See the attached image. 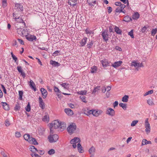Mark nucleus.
Instances as JSON below:
<instances>
[{
    "label": "nucleus",
    "instance_id": "f257e3e1",
    "mask_svg": "<svg viewBox=\"0 0 157 157\" xmlns=\"http://www.w3.org/2000/svg\"><path fill=\"white\" fill-rule=\"evenodd\" d=\"M24 139L28 141L29 143L35 145L38 144V143L36 140L34 138L30 137L29 134H25L24 135Z\"/></svg>",
    "mask_w": 157,
    "mask_h": 157
},
{
    "label": "nucleus",
    "instance_id": "f03ea898",
    "mask_svg": "<svg viewBox=\"0 0 157 157\" xmlns=\"http://www.w3.org/2000/svg\"><path fill=\"white\" fill-rule=\"evenodd\" d=\"M76 126L74 123L70 124L67 128V129L68 132L70 134L75 132L76 129Z\"/></svg>",
    "mask_w": 157,
    "mask_h": 157
},
{
    "label": "nucleus",
    "instance_id": "7ed1b4c3",
    "mask_svg": "<svg viewBox=\"0 0 157 157\" xmlns=\"http://www.w3.org/2000/svg\"><path fill=\"white\" fill-rule=\"evenodd\" d=\"M80 141L81 140L79 138L75 137L71 140L70 143L72 144V147L75 148L77 147L76 144L80 143Z\"/></svg>",
    "mask_w": 157,
    "mask_h": 157
},
{
    "label": "nucleus",
    "instance_id": "20e7f679",
    "mask_svg": "<svg viewBox=\"0 0 157 157\" xmlns=\"http://www.w3.org/2000/svg\"><path fill=\"white\" fill-rule=\"evenodd\" d=\"M59 138L58 136L56 134L50 135L49 136L48 139L50 143H53L56 142Z\"/></svg>",
    "mask_w": 157,
    "mask_h": 157
},
{
    "label": "nucleus",
    "instance_id": "39448f33",
    "mask_svg": "<svg viewBox=\"0 0 157 157\" xmlns=\"http://www.w3.org/2000/svg\"><path fill=\"white\" fill-rule=\"evenodd\" d=\"M148 119L147 118L145 121V131L147 133L150 132L151 131V127L150 124L148 122Z\"/></svg>",
    "mask_w": 157,
    "mask_h": 157
},
{
    "label": "nucleus",
    "instance_id": "423d86ee",
    "mask_svg": "<svg viewBox=\"0 0 157 157\" xmlns=\"http://www.w3.org/2000/svg\"><path fill=\"white\" fill-rule=\"evenodd\" d=\"M92 114L95 117H98L103 113V111L100 109H92Z\"/></svg>",
    "mask_w": 157,
    "mask_h": 157
},
{
    "label": "nucleus",
    "instance_id": "0eeeda50",
    "mask_svg": "<svg viewBox=\"0 0 157 157\" xmlns=\"http://www.w3.org/2000/svg\"><path fill=\"white\" fill-rule=\"evenodd\" d=\"M60 121L58 120H56L54 121L51 124V126L53 127L55 129H57L60 126Z\"/></svg>",
    "mask_w": 157,
    "mask_h": 157
},
{
    "label": "nucleus",
    "instance_id": "6e6552de",
    "mask_svg": "<svg viewBox=\"0 0 157 157\" xmlns=\"http://www.w3.org/2000/svg\"><path fill=\"white\" fill-rule=\"evenodd\" d=\"M106 113L107 115L113 117L115 115V111L111 108H108L106 110Z\"/></svg>",
    "mask_w": 157,
    "mask_h": 157
},
{
    "label": "nucleus",
    "instance_id": "1a4fd4ad",
    "mask_svg": "<svg viewBox=\"0 0 157 157\" xmlns=\"http://www.w3.org/2000/svg\"><path fill=\"white\" fill-rule=\"evenodd\" d=\"M101 36L103 37V39L107 42L109 40V34L108 32L105 31L102 32Z\"/></svg>",
    "mask_w": 157,
    "mask_h": 157
},
{
    "label": "nucleus",
    "instance_id": "9d476101",
    "mask_svg": "<svg viewBox=\"0 0 157 157\" xmlns=\"http://www.w3.org/2000/svg\"><path fill=\"white\" fill-rule=\"evenodd\" d=\"M14 8L20 11H21L23 10V6L21 4L19 3H16L15 4Z\"/></svg>",
    "mask_w": 157,
    "mask_h": 157
},
{
    "label": "nucleus",
    "instance_id": "9b49d317",
    "mask_svg": "<svg viewBox=\"0 0 157 157\" xmlns=\"http://www.w3.org/2000/svg\"><path fill=\"white\" fill-rule=\"evenodd\" d=\"M26 39L29 41H33L36 40V37L34 35H27L26 36Z\"/></svg>",
    "mask_w": 157,
    "mask_h": 157
},
{
    "label": "nucleus",
    "instance_id": "f8f14e48",
    "mask_svg": "<svg viewBox=\"0 0 157 157\" xmlns=\"http://www.w3.org/2000/svg\"><path fill=\"white\" fill-rule=\"evenodd\" d=\"M83 112L84 114L87 116H90L92 114V109L90 110L87 108L83 109Z\"/></svg>",
    "mask_w": 157,
    "mask_h": 157
},
{
    "label": "nucleus",
    "instance_id": "ddd939ff",
    "mask_svg": "<svg viewBox=\"0 0 157 157\" xmlns=\"http://www.w3.org/2000/svg\"><path fill=\"white\" fill-rule=\"evenodd\" d=\"M122 62L121 61H118L115 62L114 63L112 64L111 66L115 68H117L119 66H121Z\"/></svg>",
    "mask_w": 157,
    "mask_h": 157
},
{
    "label": "nucleus",
    "instance_id": "4468645a",
    "mask_svg": "<svg viewBox=\"0 0 157 157\" xmlns=\"http://www.w3.org/2000/svg\"><path fill=\"white\" fill-rule=\"evenodd\" d=\"M39 106L42 109H44L45 108V104L40 97L39 98Z\"/></svg>",
    "mask_w": 157,
    "mask_h": 157
},
{
    "label": "nucleus",
    "instance_id": "2eb2a0df",
    "mask_svg": "<svg viewBox=\"0 0 157 157\" xmlns=\"http://www.w3.org/2000/svg\"><path fill=\"white\" fill-rule=\"evenodd\" d=\"M17 70L19 73H21L22 77L24 78L25 77V74L22 70V67L21 66L17 67Z\"/></svg>",
    "mask_w": 157,
    "mask_h": 157
},
{
    "label": "nucleus",
    "instance_id": "dca6fc26",
    "mask_svg": "<svg viewBox=\"0 0 157 157\" xmlns=\"http://www.w3.org/2000/svg\"><path fill=\"white\" fill-rule=\"evenodd\" d=\"M13 17L17 22L21 23L23 21V20L21 17L19 16H17L14 13H13Z\"/></svg>",
    "mask_w": 157,
    "mask_h": 157
},
{
    "label": "nucleus",
    "instance_id": "f3484780",
    "mask_svg": "<svg viewBox=\"0 0 157 157\" xmlns=\"http://www.w3.org/2000/svg\"><path fill=\"white\" fill-rule=\"evenodd\" d=\"M40 90L43 96V98H45L47 97L48 95V93L47 90L43 88H41Z\"/></svg>",
    "mask_w": 157,
    "mask_h": 157
},
{
    "label": "nucleus",
    "instance_id": "a211bd4d",
    "mask_svg": "<svg viewBox=\"0 0 157 157\" xmlns=\"http://www.w3.org/2000/svg\"><path fill=\"white\" fill-rule=\"evenodd\" d=\"M50 64L52 65L53 67H58L60 66L59 63L57 62L52 60L50 61Z\"/></svg>",
    "mask_w": 157,
    "mask_h": 157
},
{
    "label": "nucleus",
    "instance_id": "6ab92c4d",
    "mask_svg": "<svg viewBox=\"0 0 157 157\" xmlns=\"http://www.w3.org/2000/svg\"><path fill=\"white\" fill-rule=\"evenodd\" d=\"M87 3L90 6H94L97 2L96 0H87Z\"/></svg>",
    "mask_w": 157,
    "mask_h": 157
},
{
    "label": "nucleus",
    "instance_id": "aec40b11",
    "mask_svg": "<svg viewBox=\"0 0 157 157\" xmlns=\"http://www.w3.org/2000/svg\"><path fill=\"white\" fill-rule=\"evenodd\" d=\"M64 111L65 113L69 116H71L73 114V111L70 109H65Z\"/></svg>",
    "mask_w": 157,
    "mask_h": 157
},
{
    "label": "nucleus",
    "instance_id": "412c9836",
    "mask_svg": "<svg viewBox=\"0 0 157 157\" xmlns=\"http://www.w3.org/2000/svg\"><path fill=\"white\" fill-rule=\"evenodd\" d=\"M29 86L35 91H36V88L34 82L31 80H30L29 82Z\"/></svg>",
    "mask_w": 157,
    "mask_h": 157
},
{
    "label": "nucleus",
    "instance_id": "4be33fe9",
    "mask_svg": "<svg viewBox=\"0 0 157 157\" xmlns=\"http://www.w3.org/2000/svg\"><path fill=\"white\" fill-rule=\"evenodd\" d=\"M101 63L104 67H106L109 65V63L107 60L104 59L101 61Z\"/></svg>",
    "mask_w": 157,
    "mask_h": 157
},
{
    "label": "nucleus",
    "instance_id": "5701e85b",
    "mask_svg": "<svg viewBox=\"0 0 157 157\" xmlns=\"http://www.w3.org/2000/svg\"><path fill=\"white\" fill-rule=\"evenodd\" d=\"M3 109L6 110H8L9 109V105L5 102H2Z\"/></svg>",
    "mask_w": 157,
    "mask_h": 157
},
{
    "label": "nucleus",
    "instance_id": "b1692460",
    "mask_svg": "<svg viewBox=\"0 0 157 157\" xmlns=\"http://www.w3.org/2000/svg\"><path fill=\"white\" fill-rule=\"evenodd\" d=\"M87 40V38L86 37H84L82 39L80 42V46H84L86 44Z\"/></svg>",
    "mask_w": 157,
    "mask_h": 157
},
{
    "label": "nucleus",
    "instance_id": "393cba45",
    "mask_svg": "<svg viewBox=\"0 0 157 157\" xmlns=\"http://www.w3.org/2000/svg\"><path fill=\"white\" fill-rule=\"evenodd\" d=\"M59 122L60 126H59V128L62 129L61 130H63L64 129H65L66 127V123L64 122H61L60 121Z\"/></svg>",
    "mask_w": 157,
    "mask_h": 157
},
{
    "label": "nucleus",
    "instance_id": "a878e982",
    "mask_svg": "<svg viewBox=\"0 0 157 157\" xmlns=\"http://www.w3.org/2000/svg\"><path fill=\"white\" fill-rule=\"evenodd\" d=\"M77 1V0H68V3L70 5L73 6L76 4Z\"/></svg>",
    "mask_w": 157,
    "mask_h": 157
},
{
    "label": "nucleus",
    "instance_id": "bb28decb",
    "mask_svg": "<svg viewBox=\"0 0 157 157\" xmlns=\"http://www.w3.org/2000/svg\"><path fill=\"white\" fill-rule=\"evenodd\" d=\"M140 17V14L137 12H135L133 14L132 18L134 20H137Z\"/></svg>",
    "mask_w": 157,
    "mask_h": 157
},
{
    "label": "nucleus",
    "instance_id": "cd10ccee",
    "mask_svg": "<svg viewBox=\"0 0 157 157\" xmlns=\"http://www.w3.org/2000/svg\"><path fill=\"white\" fill-rule=\"evenodd\" d=\"M115 31L116 33L118 34H121L122 33V31L121 29H119L118 27L116 26H115V27L114 28Z\"/></svg>",
    "mask_w": 157,
    "mask_h": 157
},
{
    "label": "nucleus",
    "instance_id": "c85d7f7f",
    "mask_svg": "<svg viewBox=\"0 0 157 157\" xmlns=\"http://www.w3.org/2000/svg\"><path fill=\"white\" fill-rule=\"evenodd\" d=\"M77 146L78 152L80 153H83L84 152V150L82 149L81 144L80 143H78Z\"/></svg>",
    "mask_w": 157,
    "mask_h": 157
},
{
    "label": "nucleus",
    "instance_id": "c756f323",
    "mask_svg": "<svg viewBox=\"0 0 157 157\" xmlns=\"http://www.w3.org/2000/svg\"><path fill=\"white\" fill-rule=\"evenodd\" d=\"M151 141H147L146 139H143L142 142V145H144L147 144H151Z\"/></svg>",
    "mask_w": 157,
    "mask_h": 157
},
{
    "label": "nucleus",
    "instance_id": "7c9ffc66",
    "mask_svg": "<svg viewBox=\"0 0 157 157\" xmlns=\"http://www.w3.org/2000/svg\"><path fill=\"white\" fill-rule=\"evenodd\" d=\"M29 149L33 153H36L38 151V150H37V149L35 148L34 146H31L30 147Z\"/></svg>",
    "mask_w": 157,
    "mask_h": 157
},
{
    "label": "nucleus",
    "instance_id": "2f4dec72",
    "mask_svg": "<svg viewBox=\"0 0 157 157\" xmlns=\"http://www.w3.org/2000/svg\"><path fill=\"white\" fill-rule=\"evenodd\" d=\"M139 65V62H138L137 61L135 60L132 62L131 63V66H133L135 67H138Z\"/></svg>",
    "mask_w": 157,
    "mask_h": 157
},
{
    "label": "nucleus",
    "instance_id": "473e14b6",
    "mask_svg": "<svg viewBox=\"0 0 157 157\" xmlns=\"http://www.w3.org/2000/svg\"><path fill=\"white\" fill-rule=\"evenodd\" d=\"M49 116L48 114L44 115L42 119L43 121L46 122H48L49 121Z\"/></svg>",
    "mask_w": 157,
    "mask_h": 157
},
{
    "label": "nucleus",
    "instance_id": "72a5a7b5",
    "mask_svg": "<svg viewBox=\"0 0 157 157\" xmlns=\"http://www.w3.org/2000/svg\"><path fill=\"white\" fill-rule=\"evenodd\" d=\"M128 95H125L122 98V101L123 102H127L128 101Z\"/></svg>",
    "mask_w": 157,
    "mask_h": 157
},
{
    "label": "nucleus",
    "instance_id": "f704fd0d",
    "mask_svg": "<svg viewBox=\"0 0 157 157\" xmlns=\"http://www.w3.org/2000/svg\"><path fill=\"white\" fill-rule=\"evenodd\" d=\"M2 2L3 8H5L7 6V0H2Z\"/></svg>",
    "mask_w": 157,
    "mask_h": 157
},
{
    "label": "nucleus",
    "instance_id": "c9c22d12",
    "mask_svg": "<svg viewBox=\"0 0 157 157\" xmlns=\"http://www.w3.org/2000/svg\"><path fill=\"white\" fill-rule=\"evenodd\" d=\"M132 20V19L130 17L128 16H125L123 19V21H124L128 22Z\"/></svg>",
    "mask_w": 157,
    "mask_h": 157
},
{
    "label": "nucleus",
    "instance_id": "e433bc0d",
    "mask_svg": "<svg viewBox=\"0 0 157 157\" xmlns=\"http://www.w3.org/2000/svg\"><path fill=\"white\" fill-rule=\"evenodd\" d=\"M95 148L94 147L92 146L89 149V152L90 154H94L95 152Z\"/></svg>",
    "mask_w": 157,
    "mask_h": 157
},
{
    "label": "nucleus",
    "instance_id": "4c0bfd02",
    "mask_svg": "<svg viewBox=\"0 0 157 157\" xmlns=\"http://www.w3.org/2000/svg\"><path fill=\"white\" fill-rule=\"evenodd\" d=\"M119 105L121 107H122L123 109L126 110L127 108V104H124L123 103H120L119 104Z\"/></svg>",
    "mask_w": 157,
    "mask_h": 157
},
{
    "label": "nucleus",
    "instance_id": "58836bf2",
    "mask_svg": "<svg viewBox=\"0 0 157 157\" xmlns=\"http://www.w3.org/2000/svg\"><path fill=\"white\" fill-rule=\"evenodd\" d=\"M97 68L95 66H94L91 68V73H96L97 71Z\"/></svg>",
    "mask_w": 157,
    "mask_h": 157
},
{
    "label": "nucleus",
    "instance_id": "ea45409f",
    "mask_svg": "<svg viewBox=\"0 0 157 157\" xmlns=\"http://www.w3.org/2000/svg\"><path fill=\"white\" fill-rule=\"evenodd\" d=\"M68 85V84H67L66 83H63L61 84V85L62 86L64 89H67L69 88Z\"/></svg>",
    "mask_w": 157,
    "mask_h": 157
},
{
    "label": "nucleus",
    "instance_id": "a19ab883",
    "mask_svg": "<svg viewBox=\"0 0 157 157\" xmlns=\"http://www.w3.org/2000/svg\"><path fill=\"white\" fill-rule=\"evenodd\" d=\"M22 33L21 36H26L27 34H28V32L27 30L23 29V30L22 31Z\"/></svg>",
    "mask_w": 157,
    "mask_h": 157
},
{
    "label": "nucleus",
    "instance_id": "79ce46f5",
    "mask_svg": "<svg viewBox=\"0 0 157 157\" xmlns=\"http://www.w3.org/2000/svg\"><path fill=\"white\" fill-rule=\"evenodd\" d=\"M19 99L20 100H22V95L23 94V92L22 91H19Z\"/></svg>",
    "mask_w": 157,
    "mask_h": 157
},
{
    "label": "nucleus",
    "instance_id": "37998d69",
    "mask_svg": "<svg viewBox=\"0 0 157 157\" xmlns=\"http://www.w3.org/2000/svg\"><path fill=\"white\" fill-rule=\"evenodd\" d=\"M147 102L148 104L150 105H152L154 104L153 100L150 99L147 100Z\"/></svg>",
    "mask_w": 157,
    "mask_h": 157
},
{
    "label": "nucleus",
    "instance_id": "c03bdc74",
    "mask_svg": "<svg viewBox=\"0 0 157 157\" xmlns=\"http://www.w3.org/2000/svg\"><path fill=\"white\" fill-rule=\"evenodd\" d=\"M25 109L28 112H29L30 111L31 107L29 103H28L27 105L25 107Z\"/></svg>",
    "mask_w": 157,
    "mask_h": 157
},
{
    "label": "nucleus",
    "instance_id": "a18cd8bd",
    "mask_svg": "<svg viewBox=\"0 0 157 157\" xmlns=\"http://www.w3.org/2000/svg\"><path fill=\"white\" fill-rule=\"evenodd\" d=\"M100 89V86H97L96 87L94 88L92 92V94H95L96 92L98 91V90H99Z\"/></svg>",
    "mask_w": 157,
    "mask_h": 157
},
{
    "label": "nucleus",
    "instance_id": "49530a36",
    "mask_svg": "<svg viewBox=\"0 0 157 157\" xmlns=\"http://www.w3.org/2000/svg\"><path fill=\"white\" fill-rule=\"evenodd\" d=\"M157 32V28L153 29L151 31V35L153 36H154Z\"/></svg>",
    "mask_w": 157,
    "mask_h": 157
},
{
    "label": "nucleus",
    "instance_id": "de8ad7c7",
    "mask_svg": "<svg viewBox=\"0 0 157 157\" xmlns=\"http://www.w3.org/2000/svg\"><path fill=\"white\" fill-rule=\"evenodd\" d=\"M55 153V150L53 149H51L48 151V153L50 155L54 154Z\"/></svg>",
    "mask_w": 157,
    "mask_h": 157
},
{
    "label": "nucleus",
    "instance_id": "09e8293b",
    "mask_svg": "<svg viewBox=\"0 0 157 157\" xmlns=\"http://www.w3.org/2000/svg\"><path fill=\"white\" fill-rule=\"evenodd\" d=\"M138 121L137 120H135L133 121L131 124V126L132 127L135 126L138 122Z\"/></svg>",
    "mask_w": 157,
    "mask_h": 157
},
{
    "label": "nucleus",
    "instance_id": "8fccbe9b",
    "mask_svg": "<svg viewBox=\"0 0 157 157\" xmlns=\"http://www.w3.org/2000/svg\"><path fill=\"white\" fill-rule=\"evenodd\" d=\"M153 92V91L152 90H151L146 92L144 95V96H145L149 94H151Z\"/></svg>",
    "mask_w": 157,
    "mask_h": 157
},
{
    "label": "nucleus",
    "instance_id": "3c124183",
    "mask_svg": "<svg viewBox=\"0 0 157 157\" xmlns=\"http://www.w3.org/2000/svg\"><path fill=\"white\" fill-rule=\"evenodd\" d=\"M133 29L131 30V31L130 32H129L128 34V35H129L132 38H134V36L133 34Z\"/></svg>",
    "mask_w": 157,
    "mask_h": 157
},
{
    "label": "nucleus",
    "instance_id": "603ef678",
    "mask_svg": "<svg viewBox=\"0 0 157 157\" xmlns=\"http://www.w3.org/2000/svg\"><path fill=\"white\" fill-rule=\"evenodd\" d=\"M78 94L83 95L86 94V90H82L78 91Z\"/></svg>",
    "mask_w": 157,
    "mask_h": 157
},
{
    "label": "nucleus",
    "instance_id": "864d4df0",
    "mask_svg": "<svg viewBox=\"0 0 157 157\" xmlns=\"http://www.w3.org/2000/svg\"><path fill=\"white\" fill-rule=\"evenodd\" d=\"M20 106L19 104H17L15 106L14 108V109L15 111H18L20 109Z\"/></svg>",
    "mask_w": 157,
    "mask_h": 157
},
{
    "label": "nucleus",
    "instance_id": "5fc2aeb1",
    "mask_svg": "<svg viewBox=\"0 0 157 157\" xmlns=\"http://www.w3.org/2000/svg\"><path fill=\"white\" fill-rule=\"evenodd\" d=\"M54 90L55 92L57 93H58L60 94L61 93V92L59 90L58 88L56 86L54 87Z\"/></svg>",
    "mask_w": 157,
    "mask_h": 157
},
{
    "label": "nucleus",
    "instance_id": "6e6d98bb",
    "mask_svg": "<svg viewBox=\"0 0 157 157\" xmlns=\"http://www.w3.org/2000/svg\"><path fill=\"white\" fill-rule=\"evenodd\" d=\"M85 31L86 33L87 34H89L90 35L91 33H93L92 31L90 30L88 28L86 29L85 30Z\"/></svg>",
    "mask_w": 157,
    "mask_h": 157
},
{
    "label": "nucleus",
    "instance_id": "4d7b16f0",
    "mask_svg": "<svg viewBox=\"0 0 157 157\" xmlns=\"http://www.w3.org/2000/svg\"><path fill=\"white\" fill-rule=\"evenodd\" d=\"M23 30V29L21 28H19L17 29V32L18 33L21 35L22 33V31Z\"/></svg>",
    "mask_w": 157,
    "mask_h": 157
},
{
    "label": "nucleus",
    "instance_id": "13d9d810",
    "mask_svg": "<svg viewBox=\"0 0 157 157\" xmlns=\"http://www.w3.org/2000/svg\"><path fill=\"white\" fill-rule=\"evenodd\" d=\"M80 98L81 99L82 101L86 103V97L83 96H80Z\"/></svg>",
    "mask_w": 157,
    "mask_h": 157
},
{
    "label": "nucleus",
    "instance_id": "bf43d9fd",
    "mask_svg": "<svg viewBox=\"0 0 157 157\" xmlns=\"http://www.w3.org/2000/svg\"><path fill=\"white\" fill-rule=\"evenodd\" d=\"M60 54V51H56L53 53V55L56 56L59 55Z\"/></svg>",
    "mask_w": 157,
    "mask_h": 157
},
{
    "label": "nucleus",
    "instance_id": "052dcab7",
    "mask_svg": "<svg viewBox=\"0 0 157 157\" xmlns=\"http://www.w3.org/2000/svg\"><path fill=\"white\" fill-rule=\"evenodd\" d=\"M31 155L32 157H40V156L36 154V153H33L31 154Z\"/></svg>",
    "mask_w": 157,
    "mask_h": 157
},
{
    "label": "nucleus",
    "instance_id": "680f3d73",
    "mask_svg": "<svg viewBox=\"0 0 157 157\" xmlns=\"http://www.w3.org/2000/svg\"><path fill=\"white\" fill-rule=\"evenodd\" d=\"M147 29V27L146 26H144L141 29V31L143 33H145L146 32Z\"/></svg>",
    "mask_w": 157,
    "mask_h": 157
},
{
    "label": "nucleus",
    "instance_id": "e2e57ef3",
    "mask_svg": "<svg viewBox=\"0 0 157 157\" xmlns=\"http://www.w3.org/2000/svg\"><path fill=\"white\" fill-rule=\"evenodd\" d=\"M93 44V42L92 41H91L89 44H88L87 46V48L89 49L90 48L91 46H92Z\"/></svg>",
    "mask_w": 157,
    "mask_h": 157
},
{
    "label": "nucleus",
    "instance_id": "0e129e2a",
    "mask_svg": "<svg viewBox=\"0 0 157 157\" xmlns=\"http://www.w3.org/2000/svg\"><path fill=\"white\" fill-rule=\"evenodd\" d=\"M115 27V26H110L109 27V31L110 32H113V27Z\"/></svg>",
    "mask_w": 157,
    "mask_h": 157
},
{
    "label": "nucleus",
    "instance_id": "69168bd1",
    "mask_svg": "<svg viewBox=\"0 0 157 157\" xmlns=\"http://www.w3.org/2000/svg\"><path fill=\"white\" fill-rule=\"evenodd\" d=\"M15 136L17 137H19L21 136V134L20 132H15Z\"/></svg>",
    "mask_w": 157,
    "mask_h": 157
},
{
    "label": "nucleus",
    "instance_id": "338daca9",
    "mask_svg": "<svg viewBox=\"0 0 157 157\" xmlns=\"http://www.w3.org/2000/svg\"><path fill=\"white\" fill-rule=\"evenodd\" d=\"M121 8L119 6L116 9V12L117 13H121Z\"/></svg>",
    "mask_w": 157,
    "mask_h": 157
},
{
    "label": "nucleus",
    "instance_id": "774afa93",
    "mask_svg": "<svg viewBox=\"0 0 157 157\" xmlns=\"http://www.w3.org/2000/svg\"><path fill=\"white\" fill-rule=\"evenodd\" d=\"M37 152L41 155H43L44 153V150H38Z\"/></svg>",
    "mask_w": 157,
    "mask_h": 157
}]
</instances>
